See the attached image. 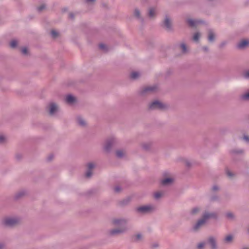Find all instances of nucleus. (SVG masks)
<instances>
[{
  "label": "nucleus",
  "mask_w": 249,
  "mask_h": 249,
  "mask_svg": "<svg viewBox=\"0 0 249 249\" xmlns=\"http://www.w3.org/2000/svg\"><path fill=\"white\" fill-rule=\"evenodd\" d=\"M215 215L213 213H206L204 215L203 218L199 220L196 225L194 227V229L196 230L198 229V228L203 225L206 222L207 219L209 218H213L214 217Z\"/></svg>",
  "instance_id": "nucleus-1"
},
{
  "label": "nucleus",
  "mask_w": 249,
  "mask_h": 249,
  "mask_svg": "<svg viewBox=\"0 0 249 249\" xmlns=\"http://www.w3.org/2000/svg\"><path fill=\"white\" fill-rule=\"evenodd\" d=\"M150 109H163L165 108V106L161 103L159 101H154L149 105Z\"/></svg>",
  "instance_id": "nucleus-2"
},
{
  "label": "nucleus",
  "mask_w": 249,
  "mask_h": 249,
  "mask_svg": "<svg viewBox=\"0 0 249 249\" xmlns=\"http://www.w3.org/2000/svg\"><path fill=\"white\" fill-rule=\"evenodd\" d=\"M154 209V207L150 205H147L138 207L137 208V211L140 213H145L150 212L153 210Z\"/></svg>",
  "instance_id": "nucleus-3"
},
{
  "label": "nucleus",
  "mask_w": 249,
  "mask_h": 249,
  "mask_svg": "<svg viewBox=\"0 0 249 249\" xmlns=\"http://www.w3.org/2000/svg\"><path fill=\"white\" fill-rule=\"evenodd\" d=\"M18 221L16 219L13 218H7L3 221V224L8 226H12L15 225Z\"/></svg>",
  "instance_id": "nucleus-4"
},
{
  "label": "nucleus",
  "mask_w": 249,
  "mask_h": 249,
  "mask_svg": "<svg viewBox=\"0 0 249 249\" xmlns=\"http://www.w3.org/2000/svg\"><path fill=\"white\" fill-rule=\"evenodd\" d=\"M94 167V164L93 163H89L88 164V170L86 172V176L87 178H89L91 175V170Z\"/></svg>",
  "instance_id": "nucleus-5"
},
{
  "label": "nucleus",
  "mask_w": 249,
  "mask_h": 249,
  "mask_svg": "<svg viewBox=\"0 0 249 249\" xmlns=\"http://www.w3.org/2000/svg\"><path fill=\"white\" fill-rule=\"evenodd\" d=\"M249 44V40L244 39L241 40L238 44L237 47L240 49H243L247 47Z\"/></svg>",
  "instance_id": "nucleus-6"
},
{
  "label": "nucleus",
  "mask_w": 249,
  "mask_h": 249,
  "mask_svg": "<svg viewBox=\"0 0 249 249\" xmlns=\"http://www.w3.org/2000/svg\"><path fill=\"white\" fill-rule=\"evenodd\" d=\"M57 107L54 103H51L49 105L50 114L53 115L56 111L57 110Z\"/></svg>",
  "instance_id": "nucleus-7"
},
{
  "label": "nucleus",
  "mask_w": 249,
  "mask_h": 249,
  "mask_svg": "<svg viewBox=\"0 0 249 249\" xmlns=\"http://www.w3.org/2000/svg\"><path fill=\"white\" fill-rule=\"evenodd\" d=\"M200 22V21L195 20L191 19H189L187 20L189 25L192 27H196Z\"/></svg>",
  "instance_id": "nucleus-8"
},
{
  "label": "nucleus",
  "mask_w": 249,
  "mask_h": 249,
  "mask_svg": "<svg viewBox=\"0 0 249 249\" xmlns=\"http://www.w3.org/2000/svg\"><path fill=\"white\" fill-rule=\"evenodd\" d=\"M66 101L68 104H72L75 101V98L71 95H68L66 97Z\"/></svg>",
  "instance_id": "nucleus-9"
},
{
  "label": "nucleus",
  "mask_w": 249,
  "mask_h": 249,
  "mask_svg": "<svg viewBox=\"0 0 249 249\" xmlns=\"http://www.w3.org/2000/svg\"><path fill=\"white\" fill-rule=\"evenodd\" d=\"M173 181V179L171 178H167L165 179H163L161 181V183L163 185H167L171 183H172Z\"/></svg>",
  "instance_id": "nucleus-10"
},
{
  "label": "nucleus",
  "mask_w": 249,
  "mask_h": 249,
  "mask_svg": "<svg viewBox=\"0 0 249 249\" xmlns=\"http://www.w3.org/2000/svg\"><path fill=\"white\" fill-rule=\"evenodd\" d=\"M209 243L210 244L211 247L213 249H214L216 247L215 241L213 238L210 237L208 240Z\"/></svg>",
  "instance_id": "nucleus-11"
},
{
  "label": "nucleus",
  "mask_w": 249,
  "mask_h": 249,
  "mask_svg": "<svg viewBox=\"0 0 249 249\" xmlns=\"http://www.w3.org/2000/svg\"><path fill=\"white\" fill-rule=\"evenodd\" d=\"M113 143V140L107 141V142L106 145L105 146V149L106 150H108L109 149L111 145Z\"/></svg>",
  "instance_id": "nucleus-12"
},
{
  "label": "nucleus",
  "mask_w": 249,
  "mask_h": 249,
  "mask_svg": "<svg viewBox=\"0 0 249 249\" xmlns=\"http://www.w3.org/2000/svg\"><path fill=\"white\" fill-rule=\"evenodd\" d=\"M164 24L165 27H166L167 28H170L171 27V22L170 19L166 18L164 21Z\"/></svg>",
  "instance_id": "nucleus-13"
},
{
  "label": "nucleus",
  "mask_w": 249,
  "mask_h": 249,
  "mask_svg": "<svg viewBox=\"0 0 249 249\" xmlns=\"http://www.w3.org/2000/svg\"><path fill=\"white\" fill-rule=\"evenodd\" d=\"M113 223L115 225H120L124 226L125 224V221L122 220H114Z\"/></svg>",
  "instance_id": "nucleus-14"
},
{
  "label": "nucleus",
  "mask_w": 249,
  "mask_h": 249,
  "mask_svg": "<svg viewBox=\"0 0 249 249\" xmlns=\"http://www.w3.org/2000/svg\"><path fill=\"white\" fill-rule=\"evenodd\" d=\"M77 122L81 126H84L86 124V122L81 117L77 118Z\"/></svg>",
  "instance_id": "nucleus-15"
},
{
  "label": "nucleus",
  "mask_w": 249,
  "mask_h": 249,
  "mask_svg": "<svg viewBox=\"0 0 249 249\" xmlns=\"http://www.w3.org/2000/svg\"><path fill=\"white\" fill-rule=\"evenodd\" d=\"M233 237L231 235L226 236L224 239V242L226 243H230L232 241Z\"/></svg>",
  "instance_id": "nucleus-16"
},
{
  "label": "nucleus",
  "mask_w": 249,
  "mask_h": 249,
  "mask_svg": "<svg viewBox=\"0 0 249 249\" xmlns=\"http://www.w3.org/2000/svg\"><path fill=\"white\" fill-rule=\"evenodd\" d=\"M214 38V35L212 31L209 33L208 39L210 41H213Z\"/></svg>",
  "instance_id": "nucleus-17"
},
{
  "label": "nucleus",
  "mask_w": 249,
  "mask_h": 249,
  "mask_svg": "<svg viewBox=\"0 0 249 249\" xmlns=\"http://www.w3.org/2000/svg\"><path fill=\"white\" fill-rule=\"evenodd\" d=\"M155 13H156V10L154 8H151L150 10H149V16L151 18H152L154 16V15H155Z\"/></svg>",
  "instance_id": "nucleus-18"
},
{
  "label": "nucleus",
  "mask_w": 249,
  "mask_h": 249,
  "mask_svg": "<svg viewBox=\"0 0 249 249\" xmlns=\"http://www.w3.org/2000/svg\"><path fill=\"white\" fill-rule=\"evenodd\" d=\"M139 73L138 72H132L131 74V78L135 79L138 78L139 76Z\"/></svg>",
  "instance_id": "nucleus-19"
},
{
  "label": "nucleus",
  "mask_w": 249,
  "mask_h": 249,
  "mask_svg": "<svg viewBox=\"0 0 249 249\" xmlns=\"http://www.w3.org/2000/svg\"><path fill=\"white\" fill-rule=\"evenodd\" d=\"M163 196V193L161 192H157L155 193L154 197L155 198H159Z\"/></svg>",
  "instance_id": "nucleus-20"
},
{
  "label": "nucleus",
  "mask_w": 249,
  "mask_h": 249,
  "mask_svg": "<svg viewBox=\"0 0 249 249\" xmlns=\"http://www.w3.org/2000/svg\"><path fill=\"white\" fill-rule=\"evenodd\" d=\"M51 34L53 38H56L59 35V33L53 30L51 31Z\"/></svg>",
  "instance_id": "nucleus-21"
},
{
  "label": "nucleus",
  "mask_w": 249,
  "mask_h": 249,
  "mask_svg": "<svg viewBox=\"0 0 249 249\" xmlns=\"http://www.w3.org/2000/svg\"><path fill=\"white\" fill-rule=\"evenodd\" d=\"M18 43L15 40H12L10 43V46L11 48H14L16 47Z\"/></svg>",
  "instance_id": "nucleus-22"
},
{
  "label": "nucleus",
  "mask_w": 249,
  "mask_h": 249,
  "mask_svg": "<svg viewBox=\"0 0 249 249\" xmlns=\"http://www.w3.org/2000/svg\"><path fill=\"white\" fill-rule=\"evenodd\" d=\"M200 36V35L199 33H196L193 36L194 40L197 41L198 40Z\"/></svg>",
  "instance_id": "nucleus-23"
},
{
  "label": "nucleus",
  "mask_w": 249,
  "mask_h": 249,
  "mask_svg": "<svg viewBox=\"0 0 249 249\" xmlns=\"http://www.w3.org/2000/svg\"><path fill=\"white\" fill-rule=\"evenodd\" d=\"M124 154V151H118L116 152V155L118 157H122Z\"/></svg>",
  "instance_id": "nucleus-24"
},
{
  "label": "nucleus",
  "mask_w": 249,
  "mask_h": 249,
  "mask_svg": "<svg viewBox=\"0 0 249 249\" xmlns=\"http://www.w3.org/2000/svg\"><path fill=\"white\" fill-rule=\"evenodd\" d=\"M124 231V230H113L111 231V233L113 234H116V233H121L122 232H123Z\"/></svg>",
  "instance_id": "nucleus-25"
},
{
  "label": "nucleus",
  "mask_w": 249,
  "mask_h": 249,
  "mask_svg": "<svg viewBox=\"0 0 249 249\" xmlns=\"http://www.w3.org/2000/svg\"><path fill=\"white\" fill-rule=\"evenodd\" d=\"M243 99L245 100H249V92H247L246 93L244 94L242 96Z\"/></svg>",
  "instance_id": "nucleus-26"
},
{
  "label": "nucleus",
  "mask_w": 249,
  "mask_h": 249,
  "mask_svg": "<svg viewBox=\"0 0 249 249\" xmlns=\"http://www.w3.org/2000/svg\"><path fill=\"white\" fill-rule=\"evenodd\" d=\"M205 244V243H199L197 246V249H202L204 248Z\"/></svg>",
  "instance_id": "nucleus-27"
},
{
  "label": "nucleus",
  "mask_w": 249,
  "mask_h": 249,
  "mask_svg": "<svg viewBox=\"0 0 249 249\" xmlns=\"http://www.w3.org/2000/svg\"><path fill=\"white\" fill-rule=\"evenodd\" d=\"M180 47L183 53L186 52V47L184 44H181Z\"/></svg>",
  "instance_id": "nucleus-28"
},
{
  "label": "nucleus",
  "mask_w": 249,
  "mask_h": 249,
  "mask_svg": "<svg viewBox=\"0 0 249 249\" xmlns=\"http://www.w3.org/2000/svg\"><path fill=\"white\" fill-rule=\"evenodd\" d=\"M21 52H22V53L23 54H26L28 53V50H27V49L26 48H23L22 49H21Z\"/></svg>",
  "instance_id": "nucleus-29"
},
{
  "label": "nucleus",
  "mask_w": 249,
  "mask_h": 249,
  "mask_svg": "<svg viewBox=\"0 0 249 249\" xmlns=\"http://www.w3.org/2000/svg\"><path fill=\"white\" fill-rule=\"evenodd\" d=\"M5 138L3 135H0V143L3 142L5 141Z\"/></svg>",
  "instance_id": "nucleus-30"
},
{
  "label": "nucleus",
  "mask_w": 249,
  "mask_h": 249,
  "mask_svg": "<svg viewBox=\"0 0 249 249\" xmlns=\"http://www.w3.org/2000/svg\"><path fill=\"white\" fill-rule=\"evenodd\" d=\"M199 211V209L197 208H195L192 210V213L193 214L196 213L197 212Z\"/></svg>",
  "instance_id": "nucleus-31"
},
{
  "label": "nucleus",
  "mask_w": 249,
  "mask_h": 249,
  "mask_svg": "<svg viewBox=\"0 0 249 249\" xmlns=\"http://www.w3.org/2000/svg\"><path fill=\"white\" fill-rule=\"evenodd\" d=\"M244 76L246 78H249V71H247L245 72Z\"/></svg>",
  "instance_id": "nucleus-32"
},
{
  "label": "nucleus",
  "mask_w": 249,
  "mask_h": 249,
  "mask_svg": "<svg viewBox=\"0 0 249 249\" xmlns=\"http://www.w3.org/2000/svg\"><path fill=\"white\" fill-rule=\"evenodd\" d=\"M154 89V88L153 87H148V88H147L146 89H145V91H152Z\"/></svg>",
  "instance_id": "nucleus-33"
},
{
  "label": "nucleus",
  "mask_w": 249,
  "mask_h": 249,
  "mask_svg": "<svg viewBox=\"0 0 249 249\" xmlns=\"http://www.w3.org/2000/svg\"><path fill=\"white\" fill-rule=\"evenodd\" d=\"M135 15L138 17L140 16V12L138 10H135L134 12Z\"/></svg>",
  "instance_id": "nucleus-34"
},
{
  "label": "nucleus",
  "mask_w": 249,
  "mask_h": 249,
  "mask_svg": "<svg viewBox=\"0 0 249 249\" xmlns=\"http://www.w3.org/2000/svg\"><path fill=\"white\" fill-rule=\"evenodd\" d=\"M99 47L102 50H105L106 49V46L102 44H100Z\"/></svg>",
  "instance_id": "nucleus-35"
},
{
  "label": "nucleus",
  "mask_w": 249,
  "mask_h": 249,
  "mask_svg": "<svg viewBox=\"0 0 249 249\" xmlns=\"http://www.w3.org/2000/svg\"><path fill=\"white\" fill-rule=\"evenodd\" d=\"M45 8V6L44 5H42L40 6V7H38V10L40 11L42 10Z\"/></svg>",
  "instance_id": "nucleus-36"
},
{
  "label": "nucleus",
  "mask_w": 249,
  "mask_h": 249,
  "mask_svg": "<svg viewBox=\"0 0 249 249\" xmlns=\"http://www.w3.org/2000/svg\"><path fill=\"white\" fill-rule=\"evenodd\" d=\"M227 174L229 177H232V174L229 171H227Z\"/></svg>",
  "instance_id": "nucleus-37"
},
{
  "label": "nucleus",
  "mask_w": 249,
  "mask_h": 249,
  "mask_svg": "<svg viewBox=\"0 0 249 249\" xmlns=\"http://www.w3.org/2000/svg\"><path fill=\"white\" fill-rule=\"evenodd\" d=\"M227 216L229 218H231L232 217V214L231 213H228Z\"/></svg>",
  "instance_id": "nucleus-38"
},
{
  "label": "nucleus",
  "mask_w": 249,
  "mask_h": 249,
  "mask_svg": "<svg viewBox=\"0 0 249 249\" xmlns=\"http://www.w3.org/2000/svg\"><path fill=\"white\" fill-rule=\"evenodd\" d=\"M244 139L247 142L249 141V137L248 136H245L244 137Z\"/></svg>",
  "instance_id": "nucleus-39"
},
{
  "label": "nucleus",
  "mask_w": 249,
  "mask_h": 249,
  "mask_svg": "<svg viewBox=\"0 0 249 249\" xmlns=\"http://www.w3.org/2000/svg\"><path fill=\"white\" fill-rule=\"evenodd\" d=\"M120 189L119 187H116L114 188V190L115 192H118L120 191Z\"/></svg>",
  "instance_id": "nucleus-40"
},
{
  "label": "nucleus",
  "mask_w": 249,
  "mask_h": 249,
  "mask_svg": "<svg viewBox=\"0 0 249 249\" xmlns=\"http://www.w3.org/2000/svg\"><path fill=\"white\" fill-rule=\"evenodd\" d=\"M141 237V235L140 234H137L136 236V239L138 240L140 239Z\"/></svg>",
  "instance_id": "nucleus-41"
},
{
  "label": "nucleus",
  "mask_w": 249,
  "mask_h": 249,
  "mask_svg": "<svg viewBox=\"0 0 249 249\" xmlns=\"http://www.w3.org/2000/svg\"><path fill=\"white\" fill-rule=\"evenodd\" d=\"M87 2H94L95 0H86Z\"/></svg>",
  "instance_id": "nucleus-42"
},
{
  "label": "nucleus",
  "mask_w": 249,
  "mask_h": 249,
  "mask_svg": "<svg viewBox=\"0 0 249 249\" xmlns=\"http://www.w3.org/2000/svg\"><path fill=\"white\" fill-rule=\"evenodd\" d=\"M213 189L214 190H217V188H216V187L214 186V187H213Z\"/></svg>",
  "instance_id": "nucleus-43"
},
{
  "label": "nucleus",
  "mask_w": 249,
  "mask_h": 249,
  "mask_svg": "<svg viewBox=\"0 0 249 249\" xmlns=\"http://www.w3.org/2000/svg\"><path fill=\"white\" fill-rule=\"evenodd\" d=\"M2 248V246L1 245H0V249Z\"/></svg>",
  "instance_id": "nucleus-44"
},
{
  "label": "nucleus",
  "mask_w": 249,
  "mask_h": 249,
  "mask_svg": "<svg viewBox=\"0 0 249 249\" xmlns=\"http://www.w3.org/2000/svg\"><path fill=\"white\" fill-rule=\"evenodd\" d=\"M248 249V248H245V249Z\"/></svg>",
  "instance_id": "nucleus-45"
}]
</instances>
